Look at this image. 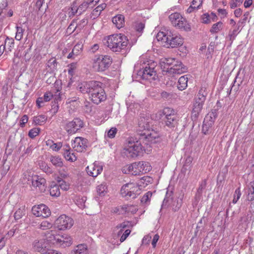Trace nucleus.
I'll list each match as a JSON object with an SVG mask.
<instances>
[{"label":"nucleus","instance_id":"nucleus-44","mask_svg":"<svg viewBox=\"0 0 254 254\" xmlns=\"http://www.w3.org/2000/svg\"><path fill=\"white\" fill-rule=\"evenodd\" d=\"M239 28L240 27H239V26L237 25V27L236 28H235L233 30L229 31V34L227 37V38L231 42V43L234 41V40L237 36L238 33V31L239 30Z\"/></svg>","mask_w":254,"mask_h":254},{"label":"nucleus","instance_id":"nucleus-28","mask_svg":"<svg viewBox=\"0 0 254 254\" xmlns=\"http://www.w3.org/2000/svg\"><path fill=\"white\" fill-rule=\"evenodd\" d=\"M189 75H185L181 76L178 82V88L180 90H184L188 86V76Z\"/></svg>","mask_w":254,"mask_h":254},{"label":"nucleus","instance_id":"nucleus-63","mask_svg":"<svg viewBox=\"0 0 254 254\" xmlns=\"http://www.w3.org/2000/svg\"><path fill=\"white\" fill-rule=\"evenodd\" d=\"M201 19L203 23L208 24L211 22L210 16L208 13L203 14L202 15Z\"/></svg>","mask_w":254,"mask_h":254},{"label":"nucleus","instance_id":"nucleus-57","mask_svg":"<svg viewBox=\"0 0 254 254\" xmlns=\"http://www.w3.org/2000/svg\"><path fill=\"white\" fill-rule=\"evenodd\" d=\"M40 130V129L39 128H33L30 130L28 135L30 138H33L39 134Z\"/></svg>","mask_w":254,"mask_h":254},{"label":"nucleus","instance_id":"nucleus-7","mask_svg":"<svg viewBox=\"0 0 254 254\" xmlns=\"http://www.w3.org/2000/svg\"><path fill=\"white\" fill-rule=\"evenodd\" d=\"M207 93L205 88H201L194 99L192 115L196 118L202 110L204 103L206 100Z\"/></svg>","mask_w":254,"mask_h":254},{"label":"nucleus","instance_id":"nucleus-52","mask_svg":"<svg viewBox=\"0 0 254 254\" xmlns=\"http://www.w3.org/2000/svg\"><path fill=\"white\" fill-rule=\"evenodd\" d=\"M57 181L59 184L58 186L61 188L62 190H67L69 189V185L68 183L60 179H58Z\"/></svg>","mask_w":254,"mask_h":254},{"label":"nucleus","instance_id":"nucleus-39","mask_svg":"<svg viewBox=\"0 0 254 254\" xmlns=\"http://www.w3.org/2000/svg\"><path fill=\"white\" fill-rule=\"evenodd\" d=\"M87 248L85 245H79L76 247L74 250V254H87Z\"/></svg>","mask_w":254,"mask_h":254},{"label":"nucleus","instance_id":"nucleus-58","mask_svg":"<svg viewBox=\"0 0 254 254\" xmlns=\"http://www.w3.org/2000/svg\"><path fill=\"white\" fill-rule=\"evenodd\" d=\"M134 27L137 31L140 32L144 28L145 24L143 22L137 21L134 23Z\"/></svg>","mask_w":254,"mask_h":254},{"label":"nucleus","instance_id":"nucleus-60","mask_svg":"<svg viewBox=\"0 0 254 254\" xmlns=\"http://www.w3.org/2000/svg\"><path fill=\"white\" fill-rule=\"evenodd\" d=\"M40 167L41 169L47 174H51L53 173L52 170L45 163H42Z\"/></svg>","mask_w":254,"mask_h":254},{"label":"nucleus","instance_id":"nucleus-14","mask_svg":"<svg viewBox=\"0 0 254 254\" xmlns=\"http://www.w3.org/2000/svg\"><path fill=\"white\" fill-rule=\"evenodd\" d=\"M169 18L174 26L180 29H187V20L179 13H172L169 15Z\"/></svg>","mask_w":254,"mask_h":254},{"label":"nucleus","instance_id":"nucleus-17","mask_svg":"<svg viewBox=\"0 0 254 254\" xmlns=\"http://www.w3.org/2000/svg\"><path fill=\"white\" fill-rule=\"evenodd\" d=\"M133 172L132 175H140L146 173L151 170V166L148 162L140 161L133 163Z\"/></svg>","mask_w":254,"mask_h":254},{"label":"nucleus","instance_id":"nucleus-15","mask_svg":"<svg viewBox=\"0 0 254 254\" xmlns=\"http://www.w3.org/2000/svg\"><path fill=\"white\" fill-rule=\"evenodd\" d=\"M32 250L34 252L46 254L49 251L47 241L44 239H35L32 243Z\"/></svg>","mask_w":254,"mask_h":254},{"label":"nucleus","instance_id":"nucleus-1","mask_svg":"<svg viewBox=\"0 0 254 254\" xmlns=\"http://www.w3.org/2000/svg\"><path fill=\"white\" fill-rule=\"evenodd\" d=\"M143 142L138 135L131 136L127 140L124 153L128 158H135L143 154L144 151Z\"/></svg>","mask_w":254,"mask_h":254},{"label":"nucleus","instance_id":"nucleus-62","mask_svg":"<svg viewBox=\"0 0 254 254\" xmlns=\"http://www.w3.org/2000/svg\"><path fill=\"white\" fill-rule=\"evenodd\" d=\"M243 0H231L230 2V7L231 8H235L238 6L242 3Z\"/></svg>","mask_w":254,"mask_h":254},{"label":"nucleus","instance_id":"nucleus-40","mask_svg":"<svg viewBox=\"0 0 254 254\" xmlns=\"http://www.w3.org/2000/svg\"><path fill=\"white\" fill-rule=\"evenodd\" d=\"M14 40L12 38H9L7 37L5 40L4 45L5 46L6 52L8 53V52H10L11 51V49L14 47Z\"/></svg>","mask_w":254,"mask_h":254},{"label":"nucleus","instance_id":"nucleus-4","mask_svg":"<svg viewBox=\"0 0 254 254\" xmlns=\"http://www.w3.org/2000/svg\"><path fill=\"white\" fill-rule=\"evenodd\" d=\"M157 115L162 119V124L170 129H174L178 125V117L175 114V110L172 108L166 107L158 112Z\"/></svg>","mask_w":254,"mask_h":254},{"label":"nucleus","instance_id":"nucleus-41","mask_svg":"<svg viewBox=\"0 0 254 254\" xmlns=\"http://www.w3.org/2000/svg\"><path fill=\"white\" fill-rule=\"evenodd\" d=\"M223 27V24L222 22L219 21L214 24L210 30L211 33H216L221 30Z\"/></svg>","mask_w":254,"mask_h":254},{"label":"nucleus","instance_id":"nucleus-8","mask_svg":"<svg viewBox=\"0 0 254 254\" xmlns=\"http://www.w3.org/2000/svg\"><path fill=\"white\" fill-rule=\"evenodd\" d=\"M112 63V59L109 56L100 55L94 59L93 67L98 72L107 70Z\"/></svg>","mask_w":254,"mask_h":254},{"label":"nucleus","instance_id":"nucleus-64","mask_svg":"<svg viewBox=\"0 0 254 254\" xmlns=\"http://www.w3.org/2000/svg\"><path fill=\"white\" fill-rule=\"evenodd\" d=\"M117 129L116 127L111 128L108 132V136L111 138H114L117 133Z\"/></svg>","mask_w":254,"mask_h":254},{"label":"nucleus","instance_id":"nucleus-34","mask_svg":"<svg viewBox=\"0 0 254 254\" xmlns=\"http://www.w3.org/2000/svg\"><path fill=\"white\" fill-rule=\"evenodd\" d=\"M138 124L140 129L145 131L148 130L150 127L149 124L146 122V119L143 117H141L139 119Z\"/></svg>","mask_w":254,"mask_h":254},{"label":"nucleus","instance_id":"nucleus-51","mask_svg":"<svg viewBox=\"0 0 254 254\" xmlns=\"http://www.w3.org/2000/svg\"><path fill=\"white\" fill-rule=\"evenodd\" d=\"M52 224L48 221H44L39 225L38 228L43 230H46L51 228Z\"/></svg>","mask_w":254,"mask_h":254},{"label":"nucleus","instance_id":"nucleus-54","mask_svg":"<svg viewBox=\"0 0 254 254\" xmlns=\"http://www.w3.org/2000/svg\"><path fill=\"white\" fill-rule=\"evenodd\" d=\"M57 63L56 60L54 58H52L48 61L47 64V66L50 68L51 71H54L57 67Z\"/></svg>","mask_w":254,"mask_h":254},{"label":"nucleus","instance_id":"nucleus-20","mask_svg":"<svg viewBox=\"0 0 254 254\" xmlns=\"http://www.w3.org/2000/svg\"><path fill=\"white\" fill-rule=\"evenodd\" d=\"M87 146V139L82 137H75L72 143L73 148L79 152H82L85 150Z\"/></svg>","mask_w":254,"mask_h":254},{"label":"nucleus","instance_id":"nucleus-19","mask_svg":"<svg viewBox=\"0 0 254 254\" xmlns=\"http://www.w3.org/2000/svg\"><path fill=\"white\" fill-rule=\"evenodd\" d=\"M32 185L40 192H44L46 189V180L38 175H34L31 177Z\"/></svg>","mask_w":254,"mask_h":254},{"label":"nucleus","instance_id":"nucleus-29","mask_svg":"<svg viewBox=\"0 0 254 254\" xmlns=\"http://www.w3.org/2000/svg\"><path fill=\"white\" fill-rule=\"evenodd\" d=\"M82 45L80 44L75 45L72 51L68 54L67 58L68 59H75L76 57L79 55L82 51Z\"/></svg>","mask_w":254,"mask_h":254},{"label":"nucleus","instance_id":"nucleus-6","mask_svg":"<svg viewBox=\"0 0 254 254\" xmlns=\"http://www.w3.org/2000/svg\"><path fill=\"white\" fill-rule=\"evenodd\" d=\"M91 91H89V98L97 105L106 100L107 96L104 89L102 87V83L95 81Z\"/></svg>","mask_w":254,"mask_h":254},{"label":"nucleus","instance_id":"nucleus-27","mask_svg":"<svg viewBox=\"0 0 254 254\" xmlns=\"http://www.w3.org/2000/svg\"><path fill=\"white\" fill-rule=\"evenodd\" d=\"M112 22L117 28L120 29L125 25L124 16L122 14L117 15L113 18Z\"/></svg>","mask_w":254,"mask_h":254},{"label":"nucleus","instance_id":"nucleus-42","mask_svg":"<svg viewBox=\"0 0 254 254\" xmlns=\"http://www.w3.org/2000/svg\"><path fill=\"white\" fill-rule=\"evenodd\" d=\"M50 161L56 167H61L63 166L62 160L59 157L52 156L50 158Z\"/></svg>","mask_w":254,"mask_h":254},{"label":"nucleus","instance_id":"nucleus-22","mask_svg":"<svg viewBox=\"0 0 254 254\" xmlns=\"http://www.w3.org/2000/svg\"><path fill=\"white\" fill-rule=\"evenodd\" d=\"M95 81L92 80L89 82L78 83L76 86V89L82 94L88 93L89 95V91H91L92 88V86L91 85H93Z\"/></svg>","mask_w":254,"mask_h":254},{"label":"nucleus","instance_id":"nucleus-48","mask_svg":"<svg viewBox=\"0 0 254 254\" xmlns=\"http://www.w3.org/2000/svg\"><path fill=\"white\" fill-rule=\"evenodd\" d=\"M90 4L91 1H89L88 0L86 1L83 2L80 5H79L78 6L79 9V15L81 14L83 12L85 11Z\"/></svg>","mask_w":254,"mask_h":254},{"label":"nucleus","instance_id":"nucleus-11","mask_svg":"<svg viewBox=\"0 0 254 254\" xmlns=\"http://www.w3.org/2000/svg\"><path fill=\"white\" fill-rule=\"evenodd\" d=\"M138 135L144 144L156 143L161 140L159 133L153 130L149 133L144 132Z\"/></svg>","mask_w":254,"mask_h":254},{"label":"nucleus","instance_id":"nucleus-43","mask_svg":"<svg viewBox=\"0 0 254 254\" xmlns=\"http://www.w3.org/2000/svg\"><path fill=\"white\" fill-rule=\"evenodd\" d=\"M106 7V4L105 3H102L97 6L92 11V14L95 16H98L101 11L103 10Z\"/></svg>","mask_w":254,"mask_h":254},{"label":"nucleus","instance_id":"nucleus-35","mask_svg":"<svg viewBox=\"0 0 254 254\" xmlns=\"http://www.w3.org/2000/svg\"><path fill=\"white\" fill-rule=\"evenodd\" d=\"M86 197L83 196H77L75 198V203L76 205L81 209H83L86 207L85 202Z\"/></svg>","mask_w":254,"mask_h":254},{"label":"nucleus","instance_id":"nucleus-61","mask_svg":"<svg viewBox=\"0 0 254 254\" xmlns=\"http://www.w3.org/2000/svg\"><path fill=\"white\" fill-rule=\"evenodd\" d=\"M249 15V12H247L244 14L243 18L242 19L240 20L238 22V25L239 26V27H240L241 26L243 27L245 25Z\"/></svg>","mask_w":254,"mask_h":254},{"label":"nucleus","instance_id":"nucleus-59","mask_svg":"<svg viewBox=\"0 0 254 254\" xmlns=\"http://www.w3.org/2000/svg\"><path fill=\"white\" fill-rule=\"evenodd\" d=\"M241 195V192L240 188H238L236 190L235 193L234 194V198L232 201L233 203L235 204L240 198Z\"/></svg>","mask_w":254,"mask_h":254},{"label":"nucleus","instance_id":"nucleus-5","mask_svg":"<svg viewBox=\"0 0 254 254\" xmlns=\"http://www.w3.org/2000/svg\"><path fill=\"white\" fill-rule=\"evenodd\" d=\"M141 67L137 71V75L142 79L153 80L156 79L157 73L154 68L156 63L151 61L143 62L141 64Z\"/></svg>","mask_w":254,"mask_h":254},{"label":"nucleus","instance_id":"nucleus-36","mask_svg":"<svg viewBox=\"0 0 254 254\" xmlns=\"http://www.w3.org/2000/svg\"><path fill=\"white\" fill-rule=\"evenodd\" d=\"M72 151L70 149H66L64 153V155L66 160L73 162L76 160V157Z\"/></svg>","mask_w":254,"mask_h":254},{"label":"nucleus","instance_id":"nucleus-10","mask_svg":"<svg viewBox=\"0 0 254 254\" xmlns=\"http://www.w3.org/2000/svg\"><path fill=\"white\" fill-rule=\"evenodd\" d=\"M172 195V191H167L166 196L163 201L162 207L170 206L172 208V210L175 212L178 211L182 206L183 199L182 197H178L175 199H173Z\"/></svg>","mask_w":254,"mask_h":254},{"label":"nucleus","instance_id":"nucleus-30","mask_svg":"<svg viewBox=\"0 0 254 254\" xmlns=\"http://www.w3.org/2000/svg\"><path fill=\"white\" fill-rule=\"evenodd\" d=\"M121 213H135L137 210V208L136 206L133 205H124L121 206Z\"/></svg>","mask_w":254,"mask_h":254},{"label":"nucleus","instance_id":"nucleus-16","mask_svg":"<svg viewBox=\"0 0 254 254\" xmlns=\"http://www.w3.org/2000/svg\"><path fill=\"white\" fill-rule=\"evenodd\" d=\"M183 44V38L180 35L173 34L170 31H169L168 41L163 45V46L174 48L182 46Z\"/></svg>","mask_w":254,"mask_h":254},{"label":"nucleus","instance_id":"nucleus-13","mask_svg":"<svg viewBox=\"0 0 254 254\" xmlns=\"http://www.w3.org/2000/svg\"><path fill=\"white\" fill-rule=\"evenodd\" d=\"M83 122L81 119L74 118L72 121L66 124L65 129L68 134H72L83 127Z\"/></svg>","mask_w":254,"mask_h":254},{"label":"nucleus","instance_id":"nucleus-38","mask_svg":"<svg viewBox=\"0 0 254 254\" xmlns=\"http://www.w3.org/2000/svg\"><path fill=\"white\" fill-rule=\"evenodd\" d=\"M216 118V114L215 112H210L205 117L204 123H211L213 125Z\"/></svg>","mask_w":254,"mask_h":254},{"label":"nucleus","instance_id":"nucleus-49","mask_svg":"<svg viewBox=\"0 0 254 254\" xmlns=\"http://www.w3.org/2000/svg\"><path fill=\"white\" fill-rule=\"evenodd\" d=\"M107 188L105 184H101L97 187V191L99 195L104 196L106 192Z\"/></svg>","mask_w":254,"mask_h":254},{"label":"nucleus","instance_id":"nucleus-31","mask_svg":"<svg viewBox=\"0 0 254 254\" xmlns=\"http://www.w3.org/2000/svg\"><path fill=\"white\" fill-rule=\"evenodd\" d=\"M169 30L166 32L163 31L159 32L156 35V39L158 41L162 42V44H165L168 41Z\"/></svg>","mask_w":254,"mask_h":254},{"label":"nucleus","instance_id":"nucleus-46","mask_svg":"<svg viewBox=\"0 0 254 254\" xmlns=\"http://www.w3.org/2000/svg\"><path fill=\"white\" fill-rule=\"evenodd\" d=\"M25 209L24 207H21L16 211L14 217L15 220H19L25 215Z\"/></svg>","mask_w":254,"mask_h":254},{"label":"nucleus","instance_id":"nucleus-24","mask_svg":"<svg viewBox=\"0 0 254 254\" xmlns=\"http://www.w3.org/2000/svg\"><path fill=\"white\" fill-rule=\"evenodd\" d=\"M58 239V246L62 248L69 247L72 244V238L67 234H64L59 236Z\"/></svg>","mask_w":254,"mask_h":254},{"label":"nucleus","instance_id":"nucleus-32","mask_svg":"<svg viewBox=\"0 0 254 254\" xmlns=\"http://www.w3.org/2000/svg\"><path fill=\"white\" fill-rule=\"evenodd\" d=\"M47 120V116L43 115L34 116L33 118V122L36 125L41 126L44 124Z\"/></svg>","mask_w":254,"mask_h":254},{"label":"nucleus","instance_id":"nucleus-25","mask_svg":"<svg viewBox=\"0 0 254 254\" xmlns=\"http://www.w3.org/2000/svg\"><path fill=\"white\" fill-rule=\"evenodd\" d=\"M60 236V235L56 234L55 231L48 232L46 234L47 242L49 241L50 243L58 246L59 242L57 239L60 238L58 237Z\"/></svg>","mask_w":254,"mask_h":254},{"label":"nucleus","instance_id":"nucleus-55","mask_svg":"<svg viewBox=\"0 0 254 254\" xmlns=\"http://www.w3.org/2000/svg\"><path fill=\"white\" fill-rule=\"evenodd\" d=\"M206 186V180H203L202 181L201 184L199 185V187L197 189V193H196V196L198 197V198L199 199L202 190L205 188Z\"/></svg>","mask_w":254,"mask_h":254},{"label":"nucleus","instance_id":"nucleus-9","mask_svg":"<svg viewBox=\"0 0 254 254\" xmlns=\"http://www.w3.org/2000/svg\"><path fill=\"white\" fill-rule=\"evenodd\" d=\"M141 190L139 186L134 183H127L124 185L121 189V194L127 199H134L140 193Z\"/></svg>","mask_w":254,"mask_h":254},{"label":"nucleus","instance_id":"nucleus-18","mask_svg":"<svg viewBox=\"0 0 254 254\" xmlns=\"http://www.w3.org/2000/svg\"><path fill=\"white\" fill-rule=\"evenodd\" d=\"M32 212L36 217L47 218L51 215L50 209L44 204L34 206L32 208Z\"/></svg>","mask_w":254,"mask_h":254},{"label":"nucleus","instance_id":"nucleus-37","mask_svg":"<svg viewBox=\"0 0 254 254\" xmlns=\"http://www.w3.org/2000/svg\"><path fill=\"white\" fill-rule=\"evenodd\" d=\"M50 193L52 196H59L61 194L59 186L58 185H51L50 189Z\"/></svg>","mask_w":254,"mask_h":254},{"label":"nucleus","instance_id":"nucleus-56","mask_svg":"<svg viewBox=\"0 0 254 254\" xmlns=\"http://www.w3.org/2000/svg\"><path fill=\"white\" fill-rule=\"evenodd\" d=\"M152 193L150 191L147 192L141 198V202L143 203L147 204L150 201Z\"/></svg>","mask_w":254,"mask_h":254},{"label":"nucleus","instance_id":"nucleus-47","mask_svg":"<svg viewBox=\"0 0 254 254\" xmlns=\"http://www.w3.org/2000/svg\"><path fill=\"white\" fill-rule=\"evenodd\" d=\"M76 13L79 14V9L76 2H74L71 5L70 11L69 12V17L73 16Z\"/></svg>","mask_w":254,"mask_h":254},{"label":"nucleus","instance_id":"nucleus-50","mask_svg":"<svg viewBox=\"0 0 254 254\" xmlns=\"http://www.w3.org/2000/svg\"><path fill=\"white\" fill-rule=\"evenodd\" d=\"M133 163L132 164L126 165L123 167L122 169V171L124 174H130L132 175V172H133Z\"/></svg>","mask_w":254,"mask_h":254},{"label":"nucleus","instance_id":"nucleus-23","mask_svg":"<svg viewBox=\"0 0 254 254\" xmlns=\"http://www.w3.org/2000/svg\"><path fill=\"white\" fill-rule=\"evenodd\" d=\"M48 7V5L44 2L43 0H37L33 6V10L38 15L45 13Z\"/></svg>","mask_w":254,"mask_h":254},{"label":"nucleus","instance_id":"nucleus-21","mask_svg":"<svg viewBox=\"0 0 254 254\" xmlns=\"http://www.w3.org/2000/svg\"><path fill=\"white\" fill-rule=\"evenodd\" d=\"M103 167L99 163L95 162L86 167L87 174L93 177H96L101 173Z\"/></svg>","mask_w":254,"mask_h":254},{"label":"nucleus","instance_id":"nucleus-2","mask_svg":"<svg viewBox=\"0 0 254 254\" xmlns=\"http://www.w3.org/2000/svg\"><path fill=\"white\" fill-rule=\"evenodd\" d=\"M160 64L164 71H166L170 75L172 76L184 73L188 69L180 61L174 58H162L160 60Z\"/></svg>","mask_w":254,"mask_h":254},{"label":"nucleus","instance_id":"nucleus-53","mask_svg":"<svg viewBox=\"0 0 254 254\" xmlns=\"http://www.w3.org/2000/svg\"><path fill=\"white\" fill-rule=\"evenodd\" d=\"M213 125L211 124V123H204V121H203V124L202 127V132L204 134H207L209 133V130L212 127Z\"/></svg>","mask_w":254,"mask_h":254},{"label":"nucleus","instance_id":"nucleus-12","mask_svg":"<svg viewBox=\"0 0 254 254\" xmlns=\"http://www.w3.org/2000/svg\"><path fill=\"white\" fill-rule=\"evenodd\" d=\"M55 224L60 230L69 229L74 224L73 220L66 215H62L56 220Z\"/></svg>","mask_w":254,"mask_h":254},{"label":"nucleus","instance_id":"nucleus-3","mask_svg":"<svg viewBox=\"0 0 254 254\" xmlns=\"http://www.w3.org/2000/svg\"><path fill=\"white\" fill-rule=\"evenodd\" d=\"M106 45L114 52H122L126 49L128 39L123 34H113L107 37Z\"/></svg>","mask_w":254,"mask_h":254},{"label":"nucleus","instance_id":"nucleus-33","mask_svg":"<svg viewBox=\"0 0 254 254\" xmlns=\"http://www.w3.org/2000/svg\"><path fill=\"white\" fill-rule=\"evenodd\" d=\"M128 222H124L118 225L114 229V232L117 233L118 236L122 235L124 230L128 226Z\"/></svg>","mask_w":254,"mask_h":254},{"label":"nucleus","instance_id":"nucleus-26","mask_svg":"<svg viewBox=\"0 0 254 254\" xmlns=\"http://www.w3.org/2000/svg\"><path fill=\"white\" fill-rule=\"evenodd\" d=\"M202 0H193L190 5L187 9V12L189 13L195 12L200 9L202 6Z\"/></svg>","mask_w":254,"mask_h":254},{"label":"nucleus","instance_id":"nucleus-45","mask_svg":"<svg viewBox=\"0 0 254 254\" xmlns=\"http://www.w3.org/2000/svg\"><path fill=\"white\" fill-rule=\"evenodd\" d=\"M16 32L15 38L17 41L21 40L23 36V33L25 29L21 26H16Z\"/></svg>","mask_w":254,"mask_h":254}]
</instances>
